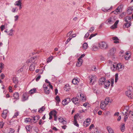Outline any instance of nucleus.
Listing matches in <instances>:
<instances>
[{
	"instance_id": "f257e3e1",
	"label": "nucleus",
	"mask_w": 133,
	"mask_h": 133,
	"mask_svg": "<svg viewBox=\"0 0 133 133\" xmlns=\"http://www.w3.org/2000/svg\"><path fill=\"white\" fill-rule=\"evenodd\" d=\"M128 90L126 92V95L129 98H133V89L131 86L129 87L128 88Z\"/></svg>"
},
{
	"instance_id": "f03ea898",
	"label": "nucleus",
	"mask_w": 133,
	"mask_h": 133,
	"mask_svg": "<svg viewBox=\"0 0 133 133\" xmlns=\"http://www.w3.org/2000/svg\"><path fill=\"white\" fill-rule=\"evenodd\" d=\"M98 46L99 48L104 49H106L108 47V43L105 42H99L98 43Z\"/></svg>"
},
{
	"instance_id": "7ed1b4c3",
	"label": "nucleus",
	"mask_w": 133,
	"mask_h": 133,
	"mask_svg": "<svg viewBox=\"0 0 133 133\" xmlns=\"http://www.w3.org/2000/svg\"><path fill=\"white\" fill-rule=\"evenodd\" d=\"M111 82L109 81H106L104 83V87L106 88H108L109 87L111 83V86L113 85L114 83V79H112L111 80Z\"/></svg>"
},
{
	"instance_id": "20e7f679",
	"label": "nucleus",
	"mask_w": 133,
	"mask_h": 133,
	"mask_svg": "<svg viewBox=\"0 0 133 133\" xmlns=\"http://www.w3.org/2000/svg\"><path fill=\"white\" fill-rule=\"evenodd\" d=\"M116 19L115 16H112L107 19L106 21V23L108 24H112L115 22Z\"/></svg>"
},
{
	"instance_id": "39448f33",
	"label": "nucleus",
	"mask_w": 133,
	"mask_h": 133,
	"mask_svg": "<svg viewBox=\"0 0 133 133\" xmlns=\"http://www.w3.org/2000/svg\"><path fill=\"white\" fill-rule=\"evenodd\" d=\"M124 68V65L120 63L117 64L116 69L117 71H120L123 69Z\"/></svg>"
},
{
	"instance_id": "423d86ee",
	"label": "nucleus",
	"mask_w": 133,
	"mask_h": 133,
	"mask_svg": "<svg viewBox=\"0 0 133 133\" xmlns=\"http://www.w3.org/2000/svg\"><path fill=\"white\" fill-rule=\"evenodd\" d=\"M96 77L93 75L90 76L89 77V82L92 85L95 81Z\"/></svg>"
},
{
	"instance_id": "0eeeda50",
	"label": "nucleus",
	"mask_w": 133,
	"mask_h": 133,
	"mask_svg": "<svg viewBox=\"0 0 133 133\" xmlns=\"http://www.w3.org/2000/svg\"><path fill=\"white\" fill-rule=\"evenodd\" d=\"M71 101L70 98H67L64 99L62 101V104L64 106L67 105Z\"/></svg>"
},
{
	"instance_id": "6e6552de",
	"label": "nucleus",
	"mask_w": 133,
	"mask_h": 133,
	"mask_svg": "<svg viewBox=\"0 0 133 133\" xmlns=\"http://www.w3.org/2000/svg\"><path fill=\"white\" fill-rule=\"evenodd\" d=\"M73 103L76 105H78L79 103V101L78 100L77 96L75 97H73L71 99Z\"/></svg>"
},
{
	"instance_id": "1a4fd4ad",
	"label": "nucleus",
	"mask_w": 133,
	"mask_h": 133,
	"mask_svg": "<svg viewBox=\"0 0 133 133\" xmlns=\"http://www.w3.org/2000/svg\"><path fill=\"white\" fill-rule=\"evenodd\" d=\"M104 101L105 102L106 104L107 105L108 104H111L112 100L111 99H110L109 97H107Z\"/></svg>"
},
{
	"instance_id": "9d476101",
	"label": "nucleus",
	"mask_w": 133,
	"mask_h": 133,
	"mask_svg": "<svg viewBox=\"0 0 133 133\" xmlns=\"http://www.w3.org/2000/svg\"><path fill=\"white\" fill-rule=\"evenodd\" d=\"M107 105L104 101H102L100 104V108L103 110L105 109Z\"/></svg>"
},
{
	"instance_id": "9b49d317",
	"label": "nucleus",
	"mask_w": 133,
	"mask_h": 133,
	"mask_svg": "<svg viewBox=\"0 0 133 133\" xmlns=\"http://www.w3.org/2000/svg\"><path fill=\"white\" fill-rule=\"evenodd\" d=\"M121 10V6H118L117 8L114 11H112L111 13H113L115 14H117L120 12Z\"/></svg>"
},
{
	"instance_id": "f8f14e48",
	"label": "nucleus",
	"mask_w": 133,
	"mask_h": 133,
	"mask_svg": "<svg viewBox=\"0 0 133 133\" xmlns=\"http://www.w3.org/2000/svg\"><path fill=\"white\" fill-rule=\"evenodd\" d=\"M83 63V60L78 59V61L77 62L76 65L77 67L80 66Z\"/></svg>"
},
{
	"instance_id": "ddd939ff",
	"label": "nucleus",
	"mask_w": 133,
	"mask_h": 133,
	"mask_svg": "<svg viewBox=\"0 0 133 133\" xmlns=\"http://www.w3.org/2000/svg\"><path fill=\"white\" fill-rule=\"evenodd\" d=\"M105 78L104 77H102L99 80V84H104L105 81Z\"/></svg>"
},
{
	"instance_id": "4468645a",
	"label": "nucleus",
	"mask_w": 133,
	"mask_h": 133,
	"mask_svg": "<svg viewBox=\"0 0 133 133\" xmlns=\"http://www.w3.org/2000/svg\"><path fill=\"white\" fill-rule=\"evenodd\" d=\"M119 22V20H117L116 21L114 24L111 27V29H114L116 28L117 27V24Z\"/></svg>"
},
{
	"instance_id": "2eb2a0df",
	"label": "nucleus",
	"mask_w": 133,
	"mask_h": 133,
	"mask_svg": "<svg viewBox=\"0 0 133 133\" xmlns=\"http://www.w3.org/2000/svg\"><path fill=\"white\" fill-rule=\"evenodd\" d=\"M119 22V20H117L116 21L114 24L111 27V29H114L116 28L117 27V24Z\"/></svg>"
},
{
	"instance_id": "dca6fc26",
	"label": "nucleus",
	"mask_w": 133,
	"mask_h": 133,
	"mask_svg": "<svg viewBox=\"0 0 133 133\" xmlns=\"http://www.w3.org/2000/svg\"><path fill=\"white\" fill-rule=\"evenodd\" d=\"M132 11H133V6L132 7L130 6L128 8L127 12L128 14H130L131 13Z\"/></svg>"
},
{
	"instance_id": "f3484780",
	"label": "nucleus",
	"mask_w": 133,
	"mask_h": 133,
	"mask_svg": "<svg viewBox=\"0 0 133 133\" xmlns=\"http://www.w3.org/2000/svg\"><path fill=\"white\" fill-rule=\"evenodd\" d=\"M33 117V118L32 119H33V122L34 123H36L39 118V116L38 115L34 116Z\"/></svg>"
},
{
	"instance_id": "a211bd4d",
	"label": "nucleus",
	"mask_w": 133,
	"mask_h": 133,
	"mask_svg": "<svg viewBox=\"0 0 133 133\" xmlns=\"http://www.w3.org/2000/svg\"><path fill=\"white\" fill-rule=\"evenodd\" d=\"M112 66L111 67V68L112 70L114 71H117L116 67L117 64L116 63H114L112 64Z\"/></svg>"
},
{
	"instance_id": "6ab92c4d",
	"label": "nucleus",
	"mask_w": 133,
	"mask_h": 133,
	"mask_svg": "<svg viewBox=\"0 0 133 133\" xmlns=\"http://www.w3.org/2000/svg\"><path fill=\"white\" fill-rule=\"evenodd\" d=\"M8 111L7 110H5L3 111L2 114V116L3 118L5 119L6 117V114Z\"/></svg>"
},
{
	"instance_id": "aec40b11",
	"label": "nucleus",
	"mask_w": 133,
	"mask_h": 133,
	"mask_svg": "<svg viewBox=\"0 0 133 133\" xmlns=\"http://www.w3.org/2000/svg\"><path fill=\"white\" fill-rule=\"evenodd\" d=\"M77 117V116L76 115H75L74 117V125L76 126L77 127H79V125L78 123H77V118L76 117Z\"/></svg>"
},
{
	"instance_id": "412c9836",
	"label": "nucleus",
	"mask_w": 133,
	"mask_h": 133,
	"mask_svg": "<svg viewBox=\"0 0 133 133\" xmlns=\"http://www.w3.org/2000/svg\"><path fill=\"white\" fill-rule=\"evenodd\" d=\"M115 51L116 49L115 48H113L111 49L109 51L110 55H113L115 53Z\"/></svg>"
},
{
	"instance_id": "4be33fe9",
	"label": "nucleus",
	"mask_w": 133,
	"mask_h": 133,
	"mask_svg": "<svg viewBox=\"0 0 133 133\" xmlns=\"http://www.w3.org/2000/svg\"><path fill=\"white\" fill-rule=\"evenodd\" d=\"M55 112H56V111L55 110H54L53 111H52L50 112L49 113V119H51L52 118V115L54 116V114H55Z\"/></svg>"
},
{
	"instance_id": "5701e85b",
	"label": "nucleus",
	"mask_w": 133,
	"mask_h": 133,
	"mask_svg": "<svg viewBox=\"0 0 133 133\" xmlns=\"http://www.w3.org/2000/svg\"><path fill=\"white\" fill-rule=\"evenodd\" d=\"M14 99H19V94L18 92H15L13 95Z\"/></svg>"
},
{
	"instance_id": "b1692460",
	"label": "nucleus",
	"mask_w": 133,
	"mask_h": 133,
	"mask_svg": "<svg viewBox=\"0 0 133 133\" xmlns=\"http://www.w3.org/2000/svg\"><path fill=\"white\" fill-rule=\"evenodd\" d=\"M33 121V119H31L29 118H26L25 120V122H31L32 123Z\"/></svg>"
},
{
	"instance_id": "393cba45",
	"label": "nucleus",
	"mask_w": 133,
	"mask_h": 133,
	"mask_svg": "<svg viewBox=\"0 0 133 133\" xmlns=\"http://www.w3.org/2000/svg\"><path fill=\"white\" fill-rule=\"evenodd\" d=\"M107 129L109 133H114L113 130L110 127H107Z\"/></svg>"
},
{
	"instance_id": "a878e982",
	"label": "nucleus",
	"mask_w": 133,
	"mask_h": 133,
	"mask_svg": "<svg viewBox=\"0 0 133 133\" xmlns=\"http://www.w3.org/2000/svg\"><path fill=\"white\" fill-rule=\"evenodd\" d=\"M64 88V90L66 91H68L70 89V88L69 85L67 84L65 85Z\"/></svg>"
},
{
	"instance_id": "bb28decb",
	"label": "nucleus",
	"mask_w": 133,
	"mask_h": 133,
	"mask_svg": "<svg viewBox=\"0 0 133 133\" xmlns=\"http://www.w3.org/2000/svg\"><path fill=\"white\" fill-rule=\"evenodd\" d=\"M112 39L114 40V43H119V39L118 38L116 37H114L112 38Z\"/></svg>"
},
{
	"instance_id": "cd10ccee",
	"label": "nucleus",
	"mask_w": 133,
	"mask_h": 133,
	"mask_svg": "<svg viewBox=\"0 0 133 133\" xmlns=\"http://www.w3.org/2000/svg\"><path fill=\"white\" fill-rule=\"evenodd\" d=\"M12 81L14 83L16 84H17L18 83V79L15 77L13 78Z\"/></svg>"
},
{
	"instance_id": "c85d7f7f",
	"label": "nucleus",
	"mask_w": 133,
	"mask_h": 133,
	"mask_svg": "<svg viewBox=\"0 0 133 133\" xmlns=\"http://www.w3.org/2000/svg\"><path fill=\"white\" fill-rule=\"evenodd\" d=\"M36 91V89L35 88H34L33 89H32L30 90L29 91V92L30 94H32L33 93H34Z\"/></svg>"
},
{
	"instance_id": "c756f323",
	"label": "nucleus",
	"mask_w": 133,
	"mask_h": 133,
	"mask_svg": "<svg viewBox=\"0 0 133 133\" xmlns=\"http://www.w3.org/2000/svg\"><path fill=\"white\" fill-rule=\"evenodd\" d=\"M29 69L31 71L34 70H35L34 65L33 64H31L29 66Z\"/></svg>"
},
{
	"instance_id": "7c9ffc66",
	"label": "nucleus",
	"mask_w": 133,
	"mask_h": 133,
	"mask_svg": "<svg viewBox=\"0 0 133 133\" xmlns=\"http://www.w3.org/2000/svg\"><path fill=\"white\" fill-rule=\"evenodd\" d=\"M58 119L60 122L61 123H63L64 124H65L66 122L63 119V118L62 117L59 118Z\"/></svg>"
},
{
	"instance_id": "2f4dec72",
	"label": "nucleus",
	"mask_w": 133,
	"mask_h": 133,
	"mask_svg": "<svg viewBox=\"0 0 133 133\" xmlns=\"http://www.w3.org/2000/svg\"><path fill=\"white\" fill-rule=\"evenodd\" d=\"M72 82L74 84H76L78 83V81L77 79H72Z\"/></svg>"
},
{
	"instance_id": "473e14b6",
	"label": "nucleus",
	"mask_w": 133,
	"mask_h": 133,
	"mask_svg": "<svg viewBox=\"0 0 133 133\" xmlns=\"http://www.w3.org/2000/svg\"><path fill=\"white\" fill-rule=\"evenodd\" d=\"M125 129V124L123 123L121 124V131L122 132L124 131Z\"/></svg>"
},
{
	"instance_id": "72a5a7b5",
	"label": "nucleus",
	"mask_w": 133,
	"mask_h": 133,
	"mask_svg": "<svg viewBox=\"0 0 133 133\" xmlns=\"http://www.w3.org/2000/svg\"><path fill=\"white\" fill-rule=\"evenodd\" d=\"M45 109V108L44 106H43L40 108H39L38 112L40 113L42 111H44Z\"/></svg>"
},
{
	"instance_id": "f704fd0d",
	"label": "nucleus",
	"mask_w": 133,
	"mask_h": 133,
	"mask_svg": "<svg viewBox=\"0 0 133 133\" xmlns=\"http://www.w3.org/2000/svg\"><path fill=\"white\" fill-rule=\"evenodd\" d=\"M21 4V2L20 0H18L15 3V5L19 6Z\"/></svg>"
},
{
	"instance_id": "c9c22d12",
	"label": "nucleus",
	"mask_w": 133,
	"mask_h": 133,
	"mask_svg": "<svg viewBox=\"0 0 133 133\" xmlns=\"http://www.w3.org/2000/svg\"><path fill=\"white\" fill-rule=\"evenodd\" d=\"M131 24V22H130L129 23H126L124 24V25L126 27L128 28L130 26Z\"/></svg>"
},
{
	"instance_id": "e433bc0d",
	"label": "nucleus",
	"mask_w": 133,
	"mask_h": 133,
	"mask_svg": "<svg viewBox=\"0 0 133 133\" xmlns=\"http://www.w3.org/2000/svg\"><path fill=\"white\" fill-rule=\"evenodd\" d=\"M83 48L84 49H87L88 47V44L87 43H85L83 44Z\"/></svg>"
},
{
	"instance_id": "4c0bfd02",
	"label": "nucleus",
	"mask_w": 133,
	"mask_h": 133,
	"mask_svg": "<svg viewBox=\"0 0 133 133\" xmlns=\"http://www.w3.org/2000/svg\"><path fill=\"white\" fill-rule=\"evenodd\" d=\"M55 100L56 101V102H60L61 101L60 99L58 96H56L55 98Z\"/></svg>"
},
{
	"instance_id": "58836bf2",
	"label": "nucleus",
	"mask_w": 133,
	"mask_h": 133,
	"mask_svg": "<svg viewBox=\"0 0 133 133\" xmlns=\"http://www.w3.org/2000/svg\"><path fill=\"white\" fill-rule=\"evenodd\" d=\"M44 92L46 94H48L50 92V90L48 89H45L44 90Z\"/></svg>"
},
{
	"instance_id": "ea45409f",
	"label": "nucleus",
	"mask_w": 133,
	"mask_h": 133,
	"mask_svg": "<svg viewBox=\"0 0 133 133\" xmlns=\"http://www.w3.org/2000/svg\"><path fill=\"white\" fill-rule=\"evenodd\" d=\"M18 10V9L17 8H13L12 10L11 11L13 12H16Z\"/></svg>"
},
{
	"instance_id": "a19ab883",
	"label": "nucleus",
	"mask_w": 133,
	"mask_h": 133,
	"mask_svg": "<svg viewBox=\"0 0 133 133\" xmlns=\"http://www.w3.org/2000/svg\"><path fill=\"white\" fill-rule=\"evenodd\" d=\"M90 118H88L87 119V120L86 121H85L83 123L84 124H85L87 123H90Z\"/></svg>"
},
{
	"instance_id": "79ce46f5",
	"label": "nucleus",
	"mask_w": 133,
	"mask_h": 133,
	"mask_svg": "<svg viewBox=\"0 0 133 133\" xmlns=\"http://www.w3.org/2000/svg\"><path fill=\"white\" fill-rule=\"evenodd\" d=\"M118 74L117 73L115 75V82H117L118 80Z\"/></svg>"
},
{
	"instance_id": "37998d69",
	"label": "nucleus",
	"mask_w": 133,
	"mask_h": 133,
	"mask_svg": "<svg viewBox=\"0 0 133 133\" xmlns=\"http://www.w3.org/2000/svg\"><path fill=\"white\" fill-rule=\"evenodd\" d=\"M54 121H56L57 120V112H55V114H54Z\"/></svg>"
},
{
	"instance_id": "c03bdc74",
	"label": "nucleus",
	"mask_w": 133,
	"mask_h": 133,
	"mask_svg": "<svg viewBox=\"0 0 133 133\" xmlns=\"http://www.w3.org/2000/svg\"><path fill=\"white\" fill-rule=\"evenodd\" d=\"M80 96L81 97H82V99H81V100L82 101H85V98L84 96L83 95V94H80Z\"/></svg>"
},
{
	"instance_id": "a18cd8bd",
	"label": "nucleus",
	"mask_w": 133,
	"mask_h": 133,
	"mask_svg": "<svg viewBox=\"0 0 133 133\" xmlns=\"http://www.w3.org/2000/svg\"><path fill=\"white\" fill-rule=\"evenodd\" d=\"M98 49V48L97 46H96V45H94L92 48V50L95 51L97 50Z\"/></svg>"
},
{
	"instance_id": "49530a36",
	"label": "nucleus",
	"mask_w": 133,
	"mask_h": 133,
	"mask_svg": "<svg viewBox=\"0 0 133 133\" xmlns=\"http://www.w3.org/2000/svg\"><path fill=\"white\" fill-rule=\"evenodd\" d=\"M124 115H125L124 117V121L125 122H126L128 117L129 116L128 115V114Z\"/></svg>"
},
{
	"instance_id": "de8ad7c7",
	"label": "nucleus",
	"mask_w": 133,
	"mask_h": 133,
	"mask_svg": "<svg viewBox=\"0 0 133 133\" xmlns=\"http://www.w3.org/2000/svg\"><path fill=\"white\" fill-rule=\"evenodd\" d=\"M4 123L3 121L0 122V128H2L3 127Z\"/></svg>"
},
{
	"instance_id": "09e8293b",
	"label": "nucleus",
	"mask_w": 133,
	"mask_h": 133,
	"mask_svg": "<svg viewBox=\"0 0 133 133\" xmlns=\"http://www.w3.org/2000/svg\"><path fill=\"white\" fill-rule=\"evenodd\" d=\"M94 28L93 27H91L89 30L88 31L89 32H91L94 30Z\"/></svg>"
},
{
	"instance_id": "8fccbe9b",
	"label": "nucleus",
	"mask_w": 133,
	"mask_h": 133,
	"mask_svg": "<svg viewBox=\"0 0 133 133\" xmlns=\"http://www.w3.org/2000/svg\"><path fill=\"white\" fill-rule=\"evenodd\" d=\"M23 70V67L21 68L20 69L17 70V72L18 73H20Z\"/></svg>"
},
{
	"instance_id": "3c124183",
	"label": "nucleus",
	"mask_w": 133,
	"mask_h": 133,
	"mask_svg": "<svg viewBox=\"0 0 133 133\" xmlns=\"http://www.w3.org/2000/svg\"><path fill=\"white\" fill-rule=\"evenodd\" d=\"M0 67L1 70L4 67V65L2 63H1L0 64Z\"/></svg>"
},
{
	"instance_id": "603ef678",
	"label": "nucleus",
	"mask_w": 133,
	"mask_h": 133,
	"mask_svg": "<svg viewBox=\"0 0 133 133\" xmlns=\"http://www.w3.org/2000/svg\"><path fill=\"white\" fill-rule=\"evenodd\" d=\"M13 30L11 29L9 31V33L8 34V35H9L11 36L12 35V32Z\"/></svg>"
},
{
	"instance_id": "864d4df0",
	"label": "nucleus",
	"mask_w": 133,
	"mask_h": 133,
	"mask_svg": "<svg viewBox=\"0 0 133 133\" xmlns=\"http://www.w3.org/2000/svg\"><path fill=\"white\" fill-rule=\"evenodd\" d=\"M41 77V76L40 75H38L36 79V81H38L40 79Z\"/></svg>"
},
{
	"instance_id": "5fc2aeb1",
	"label": "nucleus",
	"mask_w": 133,
	"mask_h": 133,
	"mask_svg": "<svg viewBox=\"0 0 133 133\" xmlns=\"http://www.w3.org/2000/svg\"><path fill=\"white\" fill-rule=\"evenodd\" d=\"M130 55H130L128 56H125V59L126 60H128L129 59V58L130 57Z\"/></svg>"
},
{
	"instance_id": "6e6d98bb",
	"label": "nucleus",
	"mask_w": 133,
	"mask_h": 133,
	"mask_svg": "<svg viewBox=\"0 0 133 133\" xmlns=\"http://www.w3.org/2000/svg\"><path fill=\"white\" fill-rule=\"evenodd\" d=\"M0 28H1V30L2 31H3V30H4V29L5 28L4 25H1V26L0 27Z\"/></svg>"
},
{
	"instance_id": "4d7b16f0",
	"label": "nucleus",
	"mask_w": 133,
	"mask_h": 133,
	"mask_svg": "<svg viewBox=\"0 0 133 133\" xmlns=\"http://www.w3.org/2000/svg\"><path fill=\"white\" fill-rule=\"evenodd\" d=\"M14 21H16L18 19V15H16L14 16Z\"/></svg>"
},
{
	"instance_id": "13d9d810",
	"label": "nucleus",
	"mask_w": 133,
	"mask_h": 133,
	"mask_svg": "<svg viewBox=\"0 0 133 133\" xmlns=\"http://www.w3.org/2000/svg\"><path fill=\"white\" fill-rule=\"evenodd\" d=\"M53 58V57L51 56L49 57L48 59V60L47 61V62H50L51 61Z\"/></svg>"
},
{
	"instance_id": "bf43d9fd",
	"label": "nucleus",
	"mask_w": 133,
	"mask_h": 133,
	"mask_svg": "<svg viewBox=\"0 0 133 133\" xmlns=\"http://www.w3.org/2000/svg\"><path fill=\"white\" fill-rule=\"evenodd\" d=\"M71 39L72 38H70V37H69L68 38L65 42V44H67L69 42Z\"/></svg>"
},
{
	"instance_id": "052dcab7",
	"label": "nucleus",
	"mask_w": 133,
	"mask_h": 133,
	"mask_svg": "<svg viewBox=\"0 0 133 133\" xmlns=\"http://www.w3.org/2000/svg\"><path fill=\"white\" fill-rule=\"evenodd\" d=\"M36 56L33 57H32L30 59L32 61H33L34 60L35 61V59L36 58Z\"/></svg>"
},
{
	"instance_id": "680f3d73",
	"label": "nucleus",
	"mask_w": 133,
	"mask_h": 133,
	"mask_svg": "<svg viewBox=\"0 0 133 133\" xmlns=\"http://www.w3.org/2000/svg\"><path fill=\"white\" fill-rule=\"evenodd\" d=\"M85 56V55L84 54H82L81 55L79 59H82L81 58L84 57Z\"/></svg>"
},
{
	"instance_id": "e2e57ef3",
	"label": "nucleus",
	"mask_w": 133,
	"mask_h": 133,
	"mask_svg": "<svg viewBox=\"0 0 133 133\" xmlns=\"http://www.w3.org/2000/svg\"><path fill=\"white\" fill-rule=\"evenodd\" d=\"M89 32H87L85 35L84 37V38H87L89 36Z\"/></svg>"
},
{
	"instance_id": "0e129e2a",
	"label": "nucleus",
	"mask_w": 133,
	"mask_h": 133,
	"mask_svg": "<svg viewBox=\"0 0 133 133\" xmlns=\"http://www.w3.org/2000/svg\"><path fill=\"white\" fill-rule=\"evenodd\" d=\"M43 88L44 89V90L45 89H48L47 87L46 86L45 84H43Z\"/></svg>"
},
{
	"instance_id": "69168bd1",
	"label": "nucleus",
	"mask_w": 133,
	"mask_h": 133,
	"mask_svg": "<svg viewBox=\"0 0 133 133\" xmlns=\"http://www.w3.org/2000/svg\"><path fill=\"white\" fill-rule=\"evenodd\" d=\"M14 132V130L13 129H10V133H13Z\"/></svg>"
},
{
	"instance_id": "338daca9",
	"label": "nucleus",
	"mask_w": 133,
	"mask_h": 133,
	"mask_svg": "<svg viewBox=\"0 0 133 133\" xmlns=\"http://www.w3.org/2000/svg\"><path fill=\"white\" fill-rule=\"evenodd\" d=\"M1 78L2 79H4L5 77L4 75L3 74H2L1 75Z\"/></svg>"
},
{
	"instance_id": "774afa93",
	"label": "nucleus",
	"mask_w": 133,
	"mask_h": 133,
	"mask_svg": "<svg viewBox=\"0 0 133 133\" xmlns=\"http://www.w3.org/2000/svg\"><path fill=\"white\" fill-rule=\"evenodd\" d=\"M100 59L102 61H103L105 59L104 58L103 56H101Z\"/></svg>"
}]
</instances>
